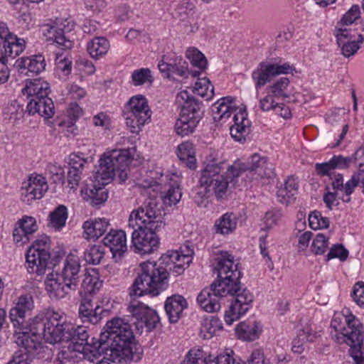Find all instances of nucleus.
I'll use <instances>...</instances> for the list:
<instances>
[{
  "label": "nucleus",
  "instance_id": "obj_1",
  "mask_svg": "<svg viewBox=\"0 0 364 364\" xmlns=\"http://www.w3.org/2000/svg\"><path fill=\"white\" fill-rule=\"evenodd\" d=\"M96 343L88 342L89 334L85 326H75L70 322V328L64 341H70L73 350L81 352L85 357L94 362L101 352L105 358L114 362L122 360L139 361L143 355L141 345L136 341L131 326L121 318L108 321Z\"/></svg>",
  "mask_w": 364,
  "mask_h": 364
},
{
  "label": "nucleus",
  "instance_id": "obj_2",
  "mask_svg": "<svg viewBox=\"0 0 364 364\" xmlns=\"http://www.w3.org/2000/svg\"><path fill=\"white\" fill-rule=\"evenodd\" d=\"M215 259L217 264L214 270L218 274L217 279L210 287L202 290L197 296V301L203 309L211 313L220 310V297L234 296V301L225 314L226 323L231 325L247 311L253 301V296L246 288L241 289V272L232 255L224 252Z\"/></svg>",
  "mask_w": 364,
  "mask_h": 364
},
{
  "label": "nucleus",
  "instance_id": "obj_3",
  "mask_svg": "<svg viewBox=\"0 0 364 364\" xmlns=\"http://www.w3.org/2000/svg\"><path fill=\"white\" fill-rule=\"evenodd\" d=\"M178 252L169 250L163 255L158 262H146L140 264V272L129 289L130 296H141L150 294L158 296L168 286V275L173 273L175 259Z\"/></svg>",
  "mask_w": 364,
  "mask_h": 364
},
{
  "label": "nucleus",
  "instance_id": "obj_4",
  "mask_svg": "<svg viewBox=\"0 0 364 364\" xmlns=\"http://www.w3.org/2000/svg\"><path fill=\"white\" fill-rule=\"evenodd\" d=\"M208 162L200 171L199 185L208 187L218 200L226 196L229 184L234 183L241 174V164L235 163L226 166V161L217 156L210 155Z\"/></svg>",
  "mask_w": 364,
  "mask_h": 364
},
{
  "label": "nucleus",
  "instance_id": "obj_5",
  "mask_svg": "<svg viewBox=\"0 0 364 364\" xmlns=\"http://www.w3.org/2000/svg\"><path fill=\"white\" fill-rule=\"evenodd\" d=\"M331 326L339 333L336 335L339 343H346L350 346L349 353L355 364H364L363 326L353 314L336 315L331 323Z\"/></svg>",
  "mask_w": 364,
  "mask_h": 364
},
{
  "label": "nucleus",
  "instance_id": "obj_6",
  "mask_svg": "<svg viewBox=\"0 0 364 364\" xmlns=\"http://www.w3.org/2000/svg\"><path fill=\"white\" fill-rule=\"evenodd\" d=\"M29 333L39 341L38 336L43 338L50 344L64 341L66 333L70 328L65 314L48 310L46 314L35 316L29 323Z\"/></svg>",
  "mask_w": 364,
  "mask_h": 364
},
{
  "label": "nucleus",
  "instance_id": "obj_7",
  "mask_svg": "<svg viewBox=\"0 0 364 364\" xmlns=\"http://www.w3.org/2000/svg\"><path fill=\"white\" fill-rule=\"evenodd\" d=\"M22 92L31 97L26 107L28 115L38 113L45 119H49L53 116L55 107L52 99L48 97L50 86L47 82L40 78L30 80L26 82Z\"/></svg>",
  "mask_w": 364,
  "mask_h": 364
},
{
  "label": "nucleus",
  "instance_id": "obj_8",
  "mask_svg": "<svg viewBox=\"0 0 364 364\" xmlns=\"http://www.w3.org/2000/svg\"><path fill=\"white\" fill-rule=\"evenodd\" d=\"M162 205L156 197H149L137 210H134L129 218V227L136 228L137 223L140 225H148L151 230H162L165 226Z\"/></svg>",
  "mask_w": 364,
  "mask_h": 364
},
{
  "label": "nucleus",
  "instance_id": "obj_9",
  "mask_svg": "<svg viewBox=\"0 0 364 364\" xmlns=\"http://www.w3.org/2000/svg\"><path fill=\"white\" fill-rule=\"evenodd\" d=\"M177 98L184 100V102L180 117L175 124V131L178 135L185 136L195 131L203 112L201 110V104L191 97L187 91L181 92Z\"/></svg>",
  "mask_w": 364,
  "mask_h": 364
},
{
  "label": "nucleus",
  "instance_id": "obj_10",
  "mask_svg": "<svg viewBox=\"0 0 364 364\" xmlns=\"http://www.w3.org/2000/svg\"><path fill=\"white\" fill-rule=\"evenodd\" d=\"M129 157L126 150H113L104 154L99 160L98 168L94 175L95 181L102 185L107 184L115 175L117 168L128 166Z\"/></svg>",
  "mask_w": 364,
  "mask_h": 364
},
{
  "label": "nucleus",
  "instance_id": "obj_11",
  "mask_svg": "<svg viewBox=\"0 0 364 364\" xmlns=\"http://www.w3.org/2000/svg\"><path fill=\"white\" fill-rule=\"evenodd\" d=\"M127 112H124L126 124L133 133L138 132L141 127L151 119V111L144 96H133L127 103Z\"/></svg>",
  "mask_w": 364,
  "mask_h": 364
},
{
  "label": "nucleus",
  "instance_id": "obj_12",
  "mask_svg": "<svg viewBox=\"0 0 364 364\" xmlns=\"http://www.w3.org/2000/svg\"><path fill=\"white\" fill-rule=\"evenodd\" d=\"M34 308L33 296L30 294L21 295L18 297L15 306L9 311V318L16 328L15 336L17 338L21 332L30 335L29 322L26 321V316Z\"/></svg>",
  "mask_w": 364,
  "mask_h": 364
},
{
  "label": "nucleus",
  "instance_id": "obj_13",
  "mask_svg": "<svg viewBox=\"0 0 364 364\" xmlns=\"http://www.w3.org/2000/svg\"><path fill=\"white\" fill-rule=\"evenodd\" d=\"M18 350L7 364H31L32 360L42 353L43 345L40 341L28 334L21 333L15 341Z\"/></svg>",
  "mask_w": 364,
  "mask_h": 364
},
{
  "label": "nucleus",
  "instance_id": "obj_14",
  "mask_svg": "<svg viewBox=\"0 0 364 364\" xmlns=\"http://www.w3.org/2000/svg\"><path fill=\"white\" fill-rule=\"evenodd\" d=\"M131 297L133 299L128 309L135 319L134 324L136 328L141 331L146 328L147 331L154 329L160 321L157 312L142 302L136 301L134 297H138L137 296Z\"/></svg>",
  "mask_w": 364,
  "mask_h": 364
},
{
  "label": "nucleus",
  "instance_id": "obj_15",
  "mask_svg": "<svg viewBox=\"0 0 364 364\" xmlns=\"http://www.w3.org/2000/svg\"><path fill=\"white\" fill-rule=\"evenodd\" d=\"M132 242L140 254H150L154 252L159 245L156 232L161 230H151L148 225H140L137 223L136 228H132Z\"/></svg>",
  "mask_w": 364,
  "mask_h": 364
},
{
  "label": "nucleus",
  "instance_id": "obj_16",
  "mask_svg": "<svg viewBox=\"0 0 364 364\" xmlns=\"http://www.w3.org/2000/svg\"><path fill=\"white\" fill-rule=\"evenodd\" d=\"M292 67L287 63L282 65L262 61L252 73V79L255 82L257 90L269 82L272 77L291 72Z\"/></svg>",
  "mask_w": 364,
  "mask_h": 364
},
{
  "label": "nucleus",
  "instance_id": "obj_17",
  "mask_svg": "<svg viewBox=\"0 0 364 364\" xmlns=\"http://www.w3.org/2000/svg\"><path fill=\"white\" fill-rule=\"evenodd\" d=\"M73 25L70 26L68 19H57L53 24H46L42 27L43 36L48 41H52L58 45L63 50L70 49L73 46V42L66 36Z\"/></svg>",
  "mask_w": 364,
  "mask_h": 364
},
{
  "label": "nucleus",
  "instance_id": "obj_18",
  "mask_svg": "<svg viewBox=\"0 0 364 364\" xmlns=\"http://www.w3.org/2000/svg\"><path fill=\"white\" fill-rule=\"evenodd\" d=\"M233 351L226 349L218 355L205 357L201 349H191L181 364H240L233 358Z\"/></svg>",
  "mask_w": 364,
  "mask_h": 364
},
{
  "label": "nucleus",
  "instance_id": "obj_19",
  "mask_svg": "<svg viewBox=\"0 0 364 364\" xmlns=\"http://www.w3.org/2000/svg\"><path fill=\"white\" fill-rule=\"evenodd\" d=\"M159 70L168 78L171 77L172 74L177 75L181 77L187 78L190 74L193 77L198 76L200 71L190 72L188 69V63L181 56L173 55H164L158 64Z\"/></svg>",
  "mask_w": 364,
  "mask_h": 364
},
{
  "label": "nucleus",
  "instance_id": "obj_20",
  "mask_svg": "<svg viewBox=\"0 0 364 364\" xmlns=\"http://www.w3.org/2000/svg\"><path fill=\"white\" fill-rule=\"evenodd\" d=\"M240 164L242 168H241V173L248 171V174L252 179L270 178L275 175L272 164L267 163L266 158L261 157L258 154L252 156L251 165Z\"/></svg>",
  "mask_w": 364,
  "mask_h": 364
},
{
  "label": "nucleus",
  "instance_id": "obj_21",
  "mask_svg": "<svg viewBox=\"0 0 364 364\" xmlns=\"http://www.w3.org/2000/svg\"><path fill=\"white\" fill-rule=\"evenodd\" d=\"M50 255L46 250L29 248L26 255L27 269L29 273L42 275L48 268Z\"/></svg>",
  "mask_w": 364,
  "mask_h": 364
},
{
  "label": "nucleus",
  "instance_id": "obj_22",
  "mask_svg": "<svg viewBox=\"0 0 364 364\" xmlns=\"http://www.w3.org/2000/svg\"><path fill=\"white\" fill-rule=\"evenodd\" d=\"M102 242L109 248L115 262H119L127 251L126 233L123 230L111 229Z\"/></svg>",
  "mask_w": 364,
  "mask_h": 364
},
{
  "label": "nucleus",
  "instance_id": "obj_23",
  "mask_svg": "<svg viewBox=\"0 0 364 364\" xmlns=\"http://www.w3.org/2000/svg\"><path fill=\"white\" fill-rule=\"evenodd\" d=\"M22 189V200L30 203L33 200L41 198L48 191V186L45 178L38 175L35 177H30Z\"/></svg>",
  "mask_w": 364,
  "mask_h": 364
},
{
  "label": "nucleus",
  "instance_id": "obj_24",
  "mask_svg": "<svg viewBox=\"0 0 364 364\" xmlns=\"http://www.w3.org/2000/svg\"><path fill=\"white\" fill-rule=\"evenodd\" d=\"M46 289L52 299H60L68 295L70 291H75L60 277L59 274H48L45 282Z\"/></svg>",
  "mask_w": 364,
  "mask_h": 364
},
{
  "label": "nucleus",
  "instance_id": "obj_25",
  "mask_svg": "<svg viewBox=\"0 0 364 364\" xmlns=\"http://www.w3.org/2000/svg\"><path fill=\"white\" fill-rule=\"evenodd\" d=\"M102 185L101 182L95 184L93 181L90 184H86L81 189V194L84 200L89 201L92 206L102 205L108 198V191Z\"/></svg>",
  "mask_w": 364,
  "mask_h": 364
},
{
  "label": "nucleus",
  "instance_id": "obj_26",
  "mask_svg": "<svg viewBox=\"0 0 364 364\" xmlns=\"http://www.w3.org/2000/svg\"><path fill=\"white\" fill-rule=\"evenodd\" d=\"M187 308L186 300L181 295H173L168 297L164 309L171 323L178 322L182 316L183 311Z\"/></svg>",
  "mask_w": 364,
  "mask_h": 364
},
{
  "label": "nucleus",
  "instance_id": "obj_27",
  "mask_svg": "<svg viewBox=\"0 0 364 364\" xmlns=\"http://www.w3.org/2000/svg\"><path fill=\"white\" fill-rule=\"evenodd\" d=\"M80 264L77 259L68 258L64 262V266L60 277L68 284H70L73 289L77 290L80 279Z\"/></svg>",
  "mask_w": 364,
  "mask_h": 364
},
{
  "label": "nucleus",
  "instance_id": "obj_28",
  "mask_svg": "<svg viewBox=\"0 0 364 364\" xmlns=\"http://www.w3.org/2000/svg\"><path fill=\"white\" fill-rule=\"evenodd\" d=\"M331 186L334 191L341 192L343 195L339 197L340 200L345 203L350 201V195L355 189L354 178L350 179L344 183L343 176L340 173H333L331 176Z\"/></svg>",
  "mask_w": 364,
  "mask_h": 364
},
{
  "label": "nucleus",
  "instance_id": "obj_29",
  "mask_svg": "<svg viewBox=\"0 0 364 364\" xmlns=\"http://www.w3.org/2000/svg\"><path fill=\"white\" fill-rule=\"evenodd\" d=\"M102 311L103 310L97 305L94 309L90 299L87 298L82 301L78 309L79 317L82 321L92 324H96L102 319Z\"/></svg>",
  "mask_w": 364,
  "mask_h": 364
},
{
  "label": "nucleus",
  "instance_id": "obj_30",
  "mask_svg": "<svg viewBox=\"0 0 364 364\" xmlns=\"http://www.w3.org/2000/svg\"><path fill=\"white\" fill-rule=\"evenodd\" d=\"M16 66L21 73L27 70L25 73H28L39 74L46 67L44 57L41 55H33L31 57L21 58L16 62Z\"/></svg>",
  "mask_w": 364,
  "mask_h": 364
},
{
  "label": "nucleus",
  "instance_id": "obj_31",
  "mask_svg": "<svg viewBox=\"0 0 364 364\" xmlns=\"http://www.w3.org/2000/svg\"><path fill=\"white\" fill-rule=\"evenodd\" d=\"M109 225V220L105 218L85 221L82 225L85 238H99L107 230Z\"/></svg>",
  "mask_w": 364,
  "mask_h": 364
},
{
  "label": "nucleus",
  "instance_id": "obj_32",
  "mask_svg": "<svg viewBox=\"0 0 364 364\" xmlns=\"http://www.w3.org/2000/svg\"><path fill=\"white\" fill-rule=\"evenodd\" d=\"M235 99L232 97H224L213 104L212 110L214 113V119H228L230 117L232 112L235 110L233 105Z\"/></svg>",
  "mask_w": 364,
  "mask_h": 364
},
{
  "label": "nucleus",
  "instance_id": "obj_33",
  "mask_svg": "<svg viewBox=\"0 0 364 364\" xmlns=\"http://www.w3.org/2000/svg\"><path fill=\"white\" fill-rule=\"evenodd\" d=\"M298 191V184L292 176L285 181L284 186L278 188L277 196L281 203L289 204L294 200V196Z\"/></svg>",
  "mask_w": 364,
  "mask_h": 364
},
{
  "label": "nucleus",
  "instance_id": "obj_34",
  "mask_svg": "<svg viewBox=\"0 0 364 364\" xmlns=\"http://www.w3.org/2000/svg\"><path fill=\"white\" fill-rule=\"evenodd\" d=\"M223 329L221 321L213 316L206 317L200 327V336L203 339H210Z\"/></svg>",
  "mask_w": 364,
  "mask_h": 364
},
{
  "label": "nucleus",
  "instance_id": "obj_35",
  "mask_svg": "<svg viewBox=\"0 0 364 364\" xmlns=\"http://www.w3.org/2000/svg\"><path fill=\"white\" fill-rule=\"evenodd\" d=\"M177 156L180 161L190 169L196 168V159L193 150V144L190 142H184L178 145Z\"/></svg>",
  "mask_w": 364,
  "mask_h": 364
},
{
  "label": "nucleus",
  "instance_id": "obj_36",
  "mask_svg": "<svg viewBox=\"0 0 364 364\" xmlns=\"http://www.w3.org/2000/svg\"><path fill=\"white\" fill-rule=\"evenodd\" d=\"M87 49L92 58L105 55L109 49V42L104 37H95L87 43Z\"/></svg>",
  "mask_w": 364,
  "mask_h": 364
},
{
  "label": "nucleus",
  "instance_id": "obj_37",
  "mask_svg": "<svg viewBox=\"0 0 364 364\" xmlns=\"http://www.w3.org/2000/svg\"><path fill=\"white\" fill-rule=\"evenodd\" d=\"M235 332L240 339L254 341L259 337L261 328L259 323L255 322L252 325L241 322L236 326Z\"/></svg>",
  "mask_w": 364,
  "mask_h": 364
},
{
  "label": "nucleus",
  "instance_id": "obj_38",
  "mask_svg": "<svg viewBox=\"0 0 364 364\" xmlns=\"http://www.w3.org/2000/svg\"><path fill=\"white\" fill-rule=\"evenodd\" d=\"M237 225L236 217L232 213H225L215 223L217 233L228 235L235 229Z\"/></svg>",
  "mask_w": 364,
  "mask_h": 364
},
{
  "label": "nucleus",
  "instance_id": "obj_39",
  "mask_svg": "<svg viewBox=\"0 0 364 364\" xmlns=\"http://www.w3.org/2000/svg\"><path fill=\"white\" fill-rule=\"evenodd\" d=\"M315 338L316 333H312L309 328L301 329L292 341V350L294 353H301L304 350V343L313 342Z\"/></svg>",
  "mask_w": 364,
  "mask_h": 364
},
{
  "label": "nucleus",
  "instance_id": "obj_40",
  "mask_svg": "<svg viewBox=\"0 0 364 364\" xmlns=\"http://www.w3.org/2000/svg\"><path fill=\"white\" fill-rule=\"evenodd\" d=\"M50 225L55 229H60L65 225L68 218L67 208L63 205H58L49 215Z\"/></svg>",
  "mask_w": 364,
  "mask_h": 364
},
{
  "label": "nucleus",
  "instance_id": "obj_41",
  "mask_svg": "<svg viewBox=\"0 0 364 364\" xmlns=\"http://www.w3.org/2000/svg\"><path fill=\"white\" fill-rule=\"evenodd\" d=\"M289 83L290 81L288 77H281L269 87V92L276 98H288L290 94H289L287 90L289 86Z\"/></svg>",
  "mask_w": 364,
  "mask_h": 364
},
{
  "label": "nucleus",
  "instance_id": "obj_42",
  "mask_svg": "<svg viewBox=\"0 0 364 364\" xmlns=\"http://www.w3.org/2000/svg\"><path fill=\"white\" fill-rule=\"evenodd\" d=\"M186 58L192 65L197 67L200 70L206 68L208 61L205 55L196 48H188L186 52Z\"/></svg>",
  "mask_w": 364,
  "mask_h": 364
},
{
  "label": "nucleus",
  "instance_id": "obj_43",
  "mask_svg": "<svg viewBox=\"0 0 364 364\" xmlns=\"http://www.w3.org/2000/svg\"><path fill=\"white\" fill-rule=\"evenodd\" d=\"M102 287V282L97 274H85L82 282V288L85 294H95Z\"/></svg>",
  "mask_w": 364,
  "mask_h": 364
},
{
  "label": "nucleus",
  "instance_id": "obj_44",
  "mask_svg": "<svg viewBox=\"0 0 364 364\" xmlns=\"http://www.w3.org/2000/svg\"><path fill=\"white\" fill-rule=\"evenodd\" d=\"M194 89L198 95L205 97L206 100L212 99L214 95V87L206 77L199 78L195 83Z\"/></svg>",
  "mask_w": 364,
  "mask_h": 364
},
{
  "label": "nucleus",
  "instance_id": "obj_45",
  "mask_svg": "<svg viewBox=\"0 0 364 364\" xmlns=\"http://www.w3.org/2000/svg\"><path fill=\"white\" fill-rule=\"evenodd\" d=\"M104 257V251L100 245L88 247L84 252L83 258L86 263L97 265L100 263Z\"/></svg>",
  "mask_w": 364,
  "mask_h": 364
},
{
  "label": "nucleus",
  "instance_id": "obj_46",
  "mask_svg": "<svg viewBox=\"0 0 364 364\" xmlns=\"http://www.w3.org/2000/svg\"><path fill=\"white\" fill-rule=\"evenodd\" d=\"M132 81L134 86H141L146 83L152 84L154 77L149 68L135 70L132 74Z\"/></svg>",
  "mask_w": 364,
  "mask_h": 364
},
{
  "label": "nucleus",
  "instance_id": "obj_47",
  "mask_svg": "<svg viewBox=\"0 0 364 364\" xmlns=\"http://www.w3.org/2000/svg\"><path fill=\"white\" fill-rule=\"evenodd\" d=\"M5 114L9 115V119H13L14 122H18L28 112L26 109L24 110L23 106L17 100H14L5 108Z\"/></svg>",
  "mask_w": 364,
  "mask_h": 364
},
{
  "label": "nucleus",
  "instance_id": "obj_48",
  "mask_svg": "<svg viewBox=\"0 0 364 364\" xmlns=\"http://www.w3.org/2000/svg\"><path fill=\"white\" fill-rule=\"evenodd\" d=\"M250 121H246V122L240 124H237V125L231 126L230 129L231 136L235 141L244 143L250 133Z\"/></svg>",
  "mask_w": 364,
  "mask_h": 364
},
{
  "label": "nucleus",
  "instance_id": "obj_49",
  "mask_svg": "<svg viewBox=\"0 0 364 364\" xmlns=\"http://www.w3.org/2000/svg\"><path fill=\"white\" fill-rule=\"evenodd\" d=\"M364 41V38L361 34H359L357 41H342L337 42L339 47H341L342 54L347 58L353 55L360 48L359 43Z\"/></svg>",
  "mask_w": 364,
  "mask_h": 364
},
{
  "label": "nucleus",
  "instance_id": "obj_50",
  "mask_svg": "<svg viewBox=\"0 0 364 364\" xmlns=\"http://www.w3.org/2000/svg\"><path fill=\"white\" fill-rule=\"evenodd\" d=\"M309 223L314 230L328 228L330 221L327 217L322 216L320 211L314 210L309 215Z\"/></svg>",
  "mask_w": 364,
  "mask_h": 364
},
{
  "label": "nucleus",
  "instance_id": "obj_51",
  "mask_svg": "<svg viewBox=\"0 0 364 364\" xmlns=\"http://www.w3.org/2000/svg\"><path fill=\"white\" fill-rule=\"evenodd\" d=\"M309 223L314 230L328 228L330 221L327 217L322 216L320 211L314 210L309 215Z\"/></svg>",
  "mask_w": 364,
  "mask_h": 364
},
{
  "label": "nucleus",
  "instance_id": "obj_52",
  "mask_svg": "<svg viewBox=\"0 0 364 364\" xmlns=\"http://www.w3.org/2000/svg\"><path fill=\"white\" fill-rule=\"evenodd\" d=\"M176 12L178 17L184 21L193 16L195 14V6L193 3L183 0L177 6Z\"/></svg>",
  "mask_w": 364,
  "mask_h": 364
},
{
  "label": "nucleus",
  "instance_id": "obj_53",
  "mask_svg": "<svg viewBox=\"0 0 364 364\" xmlns=\"http://www.w3.org/2000/svg\"><path fill=\"white\" fill-rule=\"evenodd\" d=\"M46 172L50 175L55 183H63L65 181V171L63 167L57 164H49Z\"/></svg>",
  "mask_w": 364,
  "mask_h": 364
},
{
  "label": "nucleus",
  "instance_id": "obj_54",
  "mask_svg": "<svg viewBox=\"0 0 364 364\" xmlns=\"http://www.w3.org/2000/svg\"><path fill=\"white\" fill-rule=\"evenodd\" d=\"M8 42L9 41L5 42L0 46V52L2 53V55H4L6 59H7L8 57L14 58L23 50V46L14 44L13 42Z\"/></svg>",
  "mask_w": 364,
  "mask_h": 364
},
{
  "label": "nucleus",
  "instance_id": "obj_55",
  "mask_svg": "<svg viewBox=\"0 0 364 364\" xmlns=\"http://www.w3.org/2000/svg\"><path fill=\"white\" fill-rule=\"evenodd\" d=\"M182 196L181 189L178 184L171 185L164 196V203L169 205L178 203Z\"/></svg>",
  "mask_w": 364,
  "mask_h": 364
},
{
  "label": "nucleus",
  "instance_id": "obj_56",
  "mask_svg": "<svg viewBox=\"0 0 364 364\" xmlns=\"http://www.w3.org/2000/svg\"><path fill=\"white\" fill-rule=\"evenodd\" d=\"M328 246V238L323 234L316 235L311 245V250L316 255H323Z\"/></svg>",
  "mask_w": 364,
  "mask_h": 364
},
{
  "label": "nucleus",
  "instance_id": "obj_57",
  "mask_svg": "<svg viewBox=\"0 0 364 364\" xmlns=\"http://www.w3.org/2000/svg\"><path fill=\"white\" fill-rule=\"evenodd\" d=\"M87 159L83 156L82 153L71 154L69 157L70 170L82 172Z\"/></svg>",
  "mask_w": 364,
  "mask_h": 364
},
{
  "label": "nucleus",
  "instance_id": "obj_58",
  "mask_svg": "<svg viewBox=\"0 0 364 364\" xmlns=\"http://www.w3.org/2000/svg\"><path fill=\"white\" fill-rule=\"evenodd\" d=\"M348 257V251L341 244L333 245L326 255V260L338 258L341 261H346Z\"/></svg>",
  "mask_w": 364,
  "mask_h": 364
},
{
  "label": "nucleus",
  "instance_id": "obj_59",
  "mask_svg": "<svg viewBox=\"0 0 364 364\" xmlns=\"http://www.w3.org/2000/svg\"><path fill=\"white\" fill-rule=\"evenodd\" d=\"M76 352L77 350H73V346L70 344L68 347H63L58 353L55 360L60 362H65L70 363L75 361L76 358Z\"/></svg>",
  "mask_w": 364,
  "mask_h": 364
},
{
  "label": "nucleus",
  "instance_id": "obj_60",
  "mask_svg": "<svg viewBox=\"0 0 364 364\" xmlns=\"http://www.w3.org/2000/svg\"><path fill=\"white\" fill-rule=\"evenodd\" d=\"M19 228H22L24 233L28 235H32L38 230V225H36V219L31 216L23 217L19 222Z\"/></svg>",
  "mask_w": 364,
  "mask_h": 364
},
{
  "label": "nucleus",
  "instance_id": "obj_61",
  "mask_svg": "<svg viewBox=\"0 0 364 364\" xmlns=\"http://www.w3.org/2000/svg\"><path fill=\"white\" fill-rule=\"evenodd\" d=\"M232 356L240 364H269V361L265 360L264 353L260 350H253L250 358L244 363H241L240 358L237 359L234 353Z\"/></svg>",
  "mask_w": 364,
  "mask_h": 364
},
{
  "label": "nucleus",
  "instance_id": "obj_62",
  "mask_svg": "<svg viewBox=\"0 0 364 364\" xmlns=\"http://www.w3.org/2000/svg\"><path fill=\"white\" fill-rule=\"evenodd\" d=\"M360 8L357 5H353L342 17L341 23L343 26L352 24L360 17Z\"/></svg>",
  "mask_w": 364,
  "mask_h": 364
},
{
  "label": "nucleus",
  "instance_id": "obj_63",
  "mask_svg": "<svg viewBox=\"0 0 364 364\" xmlns=\"http://www.w3.org/2000/svg\"><path fill=\"white\" fill-rule=\"evenodd\" d=\"M191 252V253L186 255L181 254L178 252V258L175 259L174 262L173 273H176V274H181L185 269V265L187 267L188 266V264L191 262L190 255L193 253V251Z\"/></svg>",
  "mask_w": 364,
  "mask_h": 364
},
{
  "label": "nucleus",
  "instance_id": "obj_64",
  "mask_svg": "<svg viewBox=\"0 0 364 364\" xmlns=\"http://www.w3.org/2000/svg\"><path fill=\"white\" fill-rule=\"evenodd\" d=\"M352 297L353 301L358 305H364V283L357 282L353 289Z\"/></svg>",
  "mask_w": 364,
  "mask_h": 364
}]
</instances>
